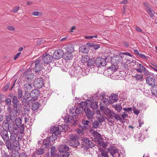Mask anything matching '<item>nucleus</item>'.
<instances>
[{
  "label": "nucleus",
  "mask_w": 157,
  "mask_h": 157,
  "mask_svg": "<svg viewBox=\"0 0 157 157\" xmlns=\"http://www.w3.org/2000/svg\"><path fill=\"white\" fill-rule=\"evenodd\" d=\"M100 109L107 116V117H113L114 119L117 121H122V118L119 114L114 113L113 111H112L109 108L101 105Z\"/></svg>",
  "instance_id": "nucleus-1"
},
{
  "label": "nucleus",
  "mask_w": 157,
  "mask_h": 157,
  "mask_svg": "<svg viewBox=\"0 0 157 157\" xmlns=\"http://www.w3.org/2000/svg\"><path fill=\"white\" fill-rule=\"evenodd\" d=\"M58 150L60 153V157H68L70 153L68 151L69 150L68 146L66 144L60 145L58 147Z\"/></svg>",
  "instance_id": "nucleus-2"
},
{
  "label": "nucleus",
  "mask_w": 157,
  "mask_h": 157,
  "mask_svg": "<svg viewBox=\"0 0 157 157\" xmlns=\"http://www.w3.org/2000/svg\"><path fill=\"white\" fill-rule=\"evenodd\" d=\"M82 141L83 144L81 147L85 150L87 149L89 147H92L95 146V142L93 140H91L90 138L86 137L82 139Z\"/></svg>",
  "instance_id": "nucleus-3"
},
{
  "label": "nucleus",
  "mask_w": 157,
  "mask_h": 157,
  "mask_svg": "<svg viewBox=\"0 0 157 157\" xmlns=\"http://www.w3.org/2000/svg\"><path fill=\"white\" fill-rule=\"evenodd\" d=\"M41 58H39L35 61H34L35 66L34 67L33 71L36 75H42V73L41 70L42 68V62H41L40 59Z\"/></svg>",
  "instance_id": "nucleus-4"
},
{
  "label": "nucleus",
  "mask_w": 157,
  "mask_h": 157,
  "mask_svg": "<svg viewBox=\"0 0 157 157\" xmlns=\"http://www.w3.org/2000/svg\"><path fill=\"white\" fill-rule=\"evenodd\" d=\"M82 69L78 66L72 67L69 70V73L71 77H78L82 73Z\"/></svg>",
  "instance_id": "nucleus-5"
},
{
  "label": "nucleus",
  "mask_w": 157,
  "mask_h": 157,
  "mask_svg": "<svg viewBox=\"0 0 157 157\" xmlns=\"http://www.w3.org/2000/svg\"><path fill=\"white\" fill-rule=\"evenodd\" d=\"M68 126L64 125L63 127L60 126H53L51 127L50 128V132L53 133L56 136L60 134L61 132V128L62 131L63 130L64 132H65L67 129Z\"/></svg>",
  "instance_id": "nucleus-6"
},
{
  "label": "nucleus",
  "mask_w": 157,
  "mask_h": 157,
  "mask_svg": "<svg viewBox=\"0 0 157 157\" xmlns=\"http://www.w3.org/2000/svg\"><path fill=\"white\" fill-rule=\"evenodd\" d=\"M22 138L18 134L12 133L10 136V141L12 143L16 144L17 147L20 146L19 141L22 140Z\"/></svg>",
  "instance_id": "nucleus-7"
},
{
  "label": "nucleus",
  "mask_w": 157,
  "mask_h": 157,
  "mask_svg": "<svg viewBox=\"0 0 157 157\" xmlns=\"http://www.w3.org/2000/svg\"><path fill=\"white\" fill-rule=\"evenodd\" d=\"M25 78L27 82H30L35 77L34 74L32 72V70L30 68L28 69L24 73Z\"/></svg>",
  "instance_id": "nucleus-8"
},
{
  "label": "nucleus",
  "mask_w": 157,
  "mask_h": 157,
  "mask_svg": "<svg viewBox=\"0 0 157 157\" xmlns=\"http://www.w3.org/2000/svg\"><path fill=\"white\" fill-rule=\"evenodd\" d=\"M39 58H41L40 59L41 62H44V63L48 64L51 63L53 58L52 56L45 53L43 54L42 56H40Z\"/></svg>",
  "instance_id": "nucleus-9"
},
{
  "label": "nucleus",
  "mask_w": 157,
  "mask_h": 157,
  "mask_svg": "<svg viewBox=\"0 0 157 157\" xmlns=\"http://www.w3.org/2000/svg\"><path fill=\"white\" fill-rule=\"evenodd\" d=\"M108 151L110 153L113 157H119L121 155L118 150L112 146H110L108 148Z\"/></svg>",
  "instance_id": "nucleus-10"
},
{
  "label": "nucleus",
  "mask_w": 157,
  "mask_h": 157,
  "mask_svg": "<svg viewBox=\"0 0 157 157\" xmlns=\"http://www.w3.org/2000/svg\"><path fill=\"white\" fill-rule=\"evenodd\" d=\"M5 144L6 147L9 150L12 151L13 150H18L20 148V146L16 147V144L13 143H11L9 140L6 142Z\"/></svg>",
  "instance_id": "nucleus-11"
},
{
  "label": "nucleus",
  "mask_w": 157,
  "mask_h": 157,
  "mask_svg": "<svg viewBox=\"0 0 157 157\" xmlns=\"http://www.w3.org/2000/svg\"><path fill=\"white\" fill-rule=\"evenodd\" d=\"M15 120L17 126L20 129V132L21 134H23L24 131V125L22 124L21 118L18 117Z\"/></svg>",
  "instance_id": "nucleus-12"
},
{
  "label": "nucleus",
  "mask_w": 157,
  "mask_h": 157,
  "mask_svg": "<svg viewBox=\"0 0 157 157\" xmlns=\"http://www.w3.org/2000/svg\"><path fill=\"white\" fill-rule=\"evenodd\" d=\"M84 111L85 113L86 116L89 119H92L94 117V111L91 110L90 109L85 107L84 109Z\"/></svg>",
  "instance_id": "nucleus-13"
},
{
  "label": "nucleus",
  "mask_w": 157,
  "mask_h": 157,
  "mask_svg": "<svg viewBox=\"0 0 157 157\" xmlns=\"http://www.w3.org/2000/svg\"><path fill=\"white\" fill-rule=\"evenodd\" d=\"M40 93L39 91L37 90L34 89L30 93V96L32 99H31L29 101H31L33 100L34 101L36 100L37 99Z\"/></svg>",
  "instance_id": "nucleus-14"
},
{
  "label": "nucleus",
  "mask_w": 157,
  "mask_h": 157,
  "mask_svg": "<svg viewBox=\"0 0 157 157\" xmlns=\"http://www.w3.org/2000/svg\"><path fill=\"white\" fill-rule=\"evenodd\" d=\"M53 135H52L43 141V144L45 146L44 147H48L52 145V143L53 142V141L55 140L53 138Z\"/></svg>",
  "instance_id": "nucleus-15"
},
{
  "label": "nucleus",
  "mask_w": 157,
  "mask_h": 157,
  "mask_svg": "<svg viewBox=\"0 0 157 157\" xmlns=\"http://www.w3.org/2000/svg\"><path fill=\"white\" fill-rule=\"evenodd\" d=\"M95 62L96 65L98 67L104 66L106 64V62L105 59L104 58L101 57L98 58Z\"/></svg>",
  "instance_id": "nucleus-16"
},
{
  "label": "nucleus",
  "mask_w": 157,
  "mask_h": 157,
  "mask_svg": "<svg viewBox=\"0 0 157 157\" xmlns=\"http://www.w3.org/2000/svg\"><path fill=\"white\" fill-rule=\"evenodd\" d=\"M146 82L147 84L151 86H153L155 84V79L152 76H149L146 78Z\"/></svg>",
  "instance_id": "nucleus-17"
},
{
  "label": "nucleus",
  "mask_w": 157,
  "mask_h": 157,
  "mask_svg": "<svg viewBox=\"0 0 157 157\" xmlns=\"http://www.w3.org/2000/svg\"><path fill=\"white\" fill-rule=\"evenodd\" d=\"M19 101L17 99V97L16 96H14L13 97L12 102L13 103V106L14 108H18V110H20L21 109V105L17 104Z\"/></svg>",
  "instance_id": "nucleus-18"
},
{
  "label": "nucleus",
  "mask_w": 157,
  "mask_h": 157,
  "mask_svg": "<svg viewBox=\"0 0 157 157\" xmlns=\"http://www.w3.org/2000/svg\"><path fill=\"white\" fill-rule=\"evenodd\" d=\"M63 51L61 50H56L53 53V57L56 59H59L63 57Z\"/></svg>",
  "instance_id": "nucleus-19"
},
{
  "label": "nucleus",
  "mask_w": 157,
  "mask_h": 157,
  "mask_svg": "<svg viewBox=\"0 0 157 157\" xmlns=\"http://www.w3.org/2000/svg\"><path fill=\"white\" fill-rule=\"evenodd\" d=\"M96 118L101 123L104 121L106 118L103 113H101L100 111L97 112Z\"/></svg>",
  "instance_id": "nucleus-20"
},
{
  "label": "nucleus",
  "mask_w": 157,
  "mask_h": 157,
  "mask_svg": "<svg viewBox=\"0 0 157 157\" xmlns=\"http://www.w3.org/2000/svg\"><path fill=\"white\" fill-rule=\"evenodd\" d=\"M1 135L2 138L6 142L9 140L8 132L5 129H2L1 131Z\"/></svg>",
  "instance_id": "nucleus-21"
},
{
  "label": "nucleus",
  "mask_w": 157,
  "mask_h": 157,
  "mask_svg": "<svg viewBox=\"0 0 157 157\" xmlns=\"http://www.w3.org/2000/svg\"><path fill=\"white\" fill-rule=\"evenodd\" d=\"M83 108L82 106H81V104L77 106L75 110L76 114L75 115V117L76 118H77L79 115H80V116H81V115H82V112L83 110Z\"/></svg>",
  "instance_id": "nucleus-22"
},
{
  "label": "nucleus",
  "mask_w": 157,
  "mask_h": 157,
  "mask_svg": "<svg viewBox=\"0 0 157 157\" xmlns=\"http://www.w3.org/2000/svg\"><path fill=\"white\" fill-rule=\"evenodd\" d=\"M34 86L37 88H41L43 85V81L41 78H37L35 82Z\"/></svg>",
  "instance_id": "nucleus-23"
},
{
  "label": "nucleus",
  "mask_w": 157,
  "mask_h": 157,
  "mask_svg": "<svg viewBox=\"0 0 157 157\" xmlns=\"http://www.w3.org/2000/svg\"><path fill=\"white\" fill-rule=\"evenodd\" d=\"M10 110V115L11 116V117L15 120L17 116V111L14 109H11L10 107H9L8 108V111H9Z\"/></svg>",
  "instance_id": "nucleus-24"
},
{
  "label": "nucleus",
  "mask_w": 157,
  "mask_h": 157,
  "mask_svg": "<svg viewBox=\"0 0 157 157\" xmlns=\"http://www.w3.org/2000/svg\"><path fill=\"white\" fill-rule=\"evenodd\" d=\"M65 121L67 123H72L74 122V124L76 123L74 119V117L73 115L71 116H66L65 117Z\"/></svg>",
  "instance_id": "nucleus-25"
},
{
  "label": "nucleus",
  "mask_w": 157,
  "mask_h": 157,
  "mask_svg": "<svg viewBox=\"0 0 157 157\" xmlns=\"http://www.w3.org/2000/svg\"><path fill=\"white\" fill-rule=\"evenodd\" d=\"M17 128L15 126V125L13 124H10L8 129L9 131L11 134L12 133H17L16 131L17 130Z\"/></svg>",
  "instance_id": "nucleus-26"
},
{
  "label": "nucleus",
  "mask_w": 157,
  "mask_h": 157,
  "mask_svg": "<svg viewBox=\"0 0 157 157\" xmlns=\"http://www.w3.org/2000/svg\"><path fill=\"white\" fill-rule=\"evenodd\" d=\"M79 140H74L72 141H69V144L71 147H77L79 145L80 143L78 141Z\"/></svg>",
  "instance_id": "nucleus-27"
},
{
  "label": "nucleus",
  "mask_w": 157,
  "mask_h": 157,
  "mask_svg": "<svg viewBox=\"0 0 157 157\" xmlns=\"http://www.w3.org/2000/svg\"><path fill=\"white\" fill-rule=\"evenodd\" d=\"M32 83H26L24 85V89L25 91L28 92L32 89Z\"/></svg>",
  "instance_id": "nucleus-28"
},
{
  "label": "nucleus",
  "mask_w": 157,
  "mask_h": 157,
  "mask_svg": "<svg viewBox=\"0 0 157 157\" xmlns=\"http://www.w3.org/2000/svg\"><path fill=\"white\" fill-rule=\"evenodd\" d=\"M118 95L114 94H112L110 98V102L113 103L116 101L118 100Z\"/></svg>",
  "instance_id": "nucleus-29"
},
{
  "label": "nucleus",
  "mask_w": 157,
  "mask_h": 157,
  "mask_svg": "<svg viewBox=\"0 0 157 157\" xmlns=\"http://www.w3.org/2000/svg\"><path fill=\"white\" fill-rule=\"evenodd\" d=\"M93 127L94 128H98L100 127L101 125V122H99L98 120L94 121L92 123Z\"/></svg>",
  "instance_id": "nucleus-30"
},
{
  "label": "nucleus",
  "mask_w": 157,
  "mask_h": 157,
  "mask_svg": "<svg viewBox=\"0 0 157 157\" xmlns=\"http://www.w3.org/2000/svg\"><path fill=\"white\" fill-rule=\"evenodd\" d=\"M69 138L70 139L69 141H72L79 140V136L76 135L75 134H70L69 136Z\"/></svg>",
  "instance_id": "nucleus-31"
},
{
  "label": "nucleus",
  "mask_w": 157,
  "mask_h": 157,
  "mask_svg": "<svg viewBox=\"0 0 157 157\" xmlns=\"http://www.w3.org/2000/svg\"><path fill=\"white\" fill-rule=\"evenodd\" d=\"M79 50L81 52L83 53H87L89 51L88 48L85 45H83L80 47Z\"/></svg>",
  "instance_id": "nucleus-32"
},
{
  "label": "nucleus",
  "mask_w": 157,
  "mask_h": 157,
  "mask_svg": "<svg viewBox=\"0 0 157 157\" xmlns=\"http://www.w3.org/2000/svg\"><path fill=\"white\" fill-rule=\"evenodd\" d=\"M72 57V54L71 53H66L63 56V57L66 60H70Z\"/></svg>",
  "instance_id": "nucleus-33"
},
{
  "label": "nucleus",
  "mask_w": 157,
  "mask_h": 157,
  "mask_svg": "<svg viewBox=\"0 0 157 157\" xmlns=\"http://www.w3.org/2000/svg\"><path fill=\"white\" fill-rule=\"evenodd\" d=\"M39 104L38 102H36L32 104V109L33 110L35 111L37 110L39 106Z\"/></svg>",
  "instance_id": "nucleus-34"
},
{
  "label": "nucleus",
  "mask_w": 157,
  "mask_h": 157,
  "mask_svg": "<svg viewBox=\"0 0 157 157\" xmlns=\"http://www.w3.org/2000/svg\"><path fill=\"white\" fill-rule=\"evenodd\" d=\"M146 10L147 13L149 15L150 17L151 18H152L155 13L154 11L153 10H152L148 7H147L146 8Z\"/></svg>",
  "instance_id": "nucleus-35"
},
{
  "label": "nucleus",
  "mask_w": 157,
  "mask_h": 157,
  "mask_svg": "<svg viewBox=\"0 0 157 157\" xmlns=\"http://www.w3.org/2000/svg\"><path fill=\"white\" fill-rule=\"evenodd\" d=\"M139 68H136L135 70L139 73L142 72V71H144L146 70V68L142 64H139Z\"/></svg>",
  "instance_id": "nucleus-36"
},
{
  "label": "nucleus",
  "mask_w": 157,
  "mask_h": 157,
  "mask_svg": "<svg viewBox=\"0 0 157 157\" xmlns=\"http://www.w3.org/2000/svg\"><path fill=\"white\" fill-rule=\"evenodd\" d=\"M97 143L101 147L102 146L103 149H107L106 148H105L106 145L104 144V142L103 141V140L102 138H101L100 140L98 139V140L97 141Z\"/></svg>",
  "instance_id": "nucleus-37"
},
{
  "label": "nucleus",
  "mask_w": 157,
  "mask_h": 157,
  "mask_svg": "<svg viewBox=\"0 0 157 157\" xmlns=\"http://www.w3.org/2000/svg\"><path fill=\"white\" fill-rule=\"evenodd\" d=\"M3 128V129L8 130L9 129V127L10 126V125L8 124V122L5 121H4L3 122L2 125V126Z\"/></svg>",
  "instance_id": "nucleus-38"
},
{
  "label": "nucleus",
  "mask_w": 157,
  "mask_h": 157,
  "mask_svg": "<svg viewBox=\"0 0 157 157\" xmlns=\"http://www.w3.org/2000/svg\"><path fill=\"white\" fill-rule=\"evenodd\" d=\"M55 148L54 147H52L51 149V157H57V155L55 150Z\"/></svg>",
  "instance_id": "nucleus-39"
},
{
  "label": "nucleus",
  "mask_w": 157,
  "mask_h": 157,
  "mask_svg": "<svg viewBox=\"0 0 157 157\" xmlns=\"http://www.w3.org/2000/svg\"><path fill=\"white\" fill-rule=\"evenodd\" d=\"M95 61L93 59H90L87 62V66L89 67L94 66L95 63Z\"/></svg>",
  "instance_id": "nucleus-40"
},
{
  "label": "nucleus",
  "mask_w": 157,
  "mask_h": 157,
  "mask_svg": "<svg viewBox=\"0 0 157 157\" xmlns=\"http://www.w3.org/2000/svg\"><path fill=\"white\" fill-rule=\"evenodd\" d=\"M21 100L23 105L25 107L28 106L29 105V103L27 99H26L25 98H22L21 99Z\"/></svg>",
  "instance_id": "nucleus-41"
},
{
  "label": "nucleus",
  "mask_w": 157,
  "mask_h": 157,
  "mask_svg": "<svg viewBox=\"0 0 157 157\" xmlns=\"http://www.w3.org/2000/svg\"><path fill=\"white\" fill-rule=\"evenodd\" d=\"M134 77L136 81H142L144 79L143 77L141 75L139 74H136Z\"/></svg>",
  "instance_id": "nucleus-42"
},
{
  "label": "nucleus",
  "mask_w": 157,
  "mask_h": 157,
  "mask_svg": "<svg viewBox=\"0 0 157 157\" xmlns=\"http://www.w3.org/2000/svg\"><path fill=\"white\" fill-rule=\"evenodd\" d=\"M90 59V58L88 56H83L82 59V62L83 63H87Z\"/></svg>",
  "instance_id": "nucleus-43"
},
{
  "label": "nucleus",
  "mask_w": 157,
  "mask_h": 157,
  "mask_svg": "<svg viewBox=\"0 0 157 157\" xmlns=\"http://www.w3.org/2000/svg\"><path fill=\"white\" fill-rule=\"evenodd\" d=\"M6 119V121L7 122H9L10 121H12L13 122L15 121V120L11 117V116L10 115H7L5 116Z\"/></svg>",
  "instance_id": "nucleus-44"
},
{
  "label": "nucleus",
  "mask_w": 157,
  "mask_h": 157,
  "mask_svg": "<svg viewBox=\"0 0 157 157\" xmlns=\"http://www.w3.org/2000/svg\"><path fill=\"white\" fill-rule=\"evenodd\" d=\"M91 107L93 109H96L98 108V103L96 102H93L90 105Z\"/></svg>",
  "instance_id": "nucleus-45"
},
{
  "label": "nucleus",
  "mask_w": 157,
  "mask_h": 157,
  "mask_svg": "<svg viewBox=\"0 0 157 157\" xmlns=\"http://www.w3.org/2000/svg\"><path fill=\"white\" fill-rule=\"evenodd\" d=\"M36 153L38 155H41L44 153V150L43 148H38L36 149Z\"/></svg>",
  "instance_id": "nucleus-46"
},
{
  "label": "nucleus",
  "mask_w": 157,
  "mask_h": 157,
  "mask_svg": "<svg viewBox=\"0 0 157 157\" xmlns=\"http://www.w3.org/2000/svg\"><path fill=\"white\" fill-rule=\"evenodd\" d=\"M66 49L67 52L66 53H72V52H73L74 50V48L71 47L70 48L69 47H67L66 48Z\"/></svg>",
  "instance_id": "nucleus-47"
},
{
  "label": "nucleus",
  "mask_w": 157,
  "mask_h": 157,
  "mask_svg": "<svg viewBox=\"0 0 157 157\" xmlns=\"http://www.w3.org/2000/svg\"><path fill=\"white\" fill-rule=\"evenodd\" d=\"M18 98H21L23 95V92L21 89L19 88L18 89Z\"/></svg>",
  "instance_id": "nucleus-48"
},
{
  "label": "nucleus",
  "mask_w": 157,
  "mask_h": 157,
  "mask_svg": "<svg viewBox=\"0 0 157 157\" xmlns=\"http://www.w3.org/2000/svg\"><path fill=\"white\" fill-rule=\"evenodd\" d=\"M114 107L116 110L119 112L121 111L122 109V106L119 104H116Z\"/></svg>",
  "instance_id": "nucleus-49"
},
{
  "label": "nucleus",
  "mask_w": 157,
  "mask_h": 157,
  "mask_svg": "<svg viewBox=\"0 0 157 157\" xmlns=\"http://www.w3.org/2000/svg\"><path fill=\"white\" fill-rule=\"evenodd\" d=\"M98 157H109L108 155V152L103 151L101 153V154L98 155Z\"/></svg>",
  "instance_id": "nucleus-50"
},
{
  "label": "nucleus",
  "mask_w": 157,
  "mask_h": 157,
  "mask_svg": "<svg viewBox=\"0 0 157 157\" xmlns=\"http://www.w3.org/2000/svg\"><path fill=\"white\" fill-rule=\"evenodd\" d=\"M138 56L140 58L144 59L145 60H147L149 58V57L148 56H146L140 53L138 54Z\"/></svg>",
  "instance_id": "nucleus-51"
},
{
  "label": "nucleus",
  "mask_w": 157,
  "mask_h": 157,
  "mask_svg": "<svg viewBox=\"0 0 157 157\" xmlns=\"http://www.w3.org/2000/svg\"><path fill=\"white\" fill-rule=\"evenodd\" d=\"M90 122L89 121L85 120V119L83 120L82 121V124L84 125H89Z\"/></svg>",
  "instance_id": "nucleus-52"
},
{
  "label": "nucleus",
  "mask_w": 157,
  "mask_h": 157,
  "mask_svg": "<svg viewBox=\"0 0 157 157\" xmlns=\"http://www.w3.org/2000/svg\"><path fill=\"white\" fill-rule=\"evenodd\" d=\"M151 92L153 94L155 95H157V86L152 88Z\"/></svg>",
  "instance_id": "nucleus-53"
},
{
  "label": "nucleus",
  "mask_w": 157,
  "mask_h": 157,
  "mask_svg": "<svg viewBox=\"0 0 157 157\" xmlns=\"http://www.w3.org/2000/svg\"><path fill=\"white\" fill-rule=\"evenodd\" d=\"M114 119L113 117H108L107 120L108 122L113 124L114 122Z\"/></svg>",
  "instance_id": "nucleus-54"
},
{
  "label": "nucleus",
  "mask_w": 157,
  "mask_h": 157,
  "mask_svg": "<svg viewBox=\"0 0 157 157\" xmlns=\"http://www.w3.org/2000/svg\"><path fill=\"white\" fill-rule=\"evenodd\" d=\"M5 103L6 105L10 106L11 105V100L9 98H6L5 100Z\"/></svg>",
  "instance_id": "nucleus-55"
},
{
  "label": "nucleus",
  "mask_w": 157,
  "mask_h": 157,
  "mask_svg": "<svg viewBox=\"0 0 157 157\" xmlns=\"http://www.w3.org/2000/svg\"><path fill=\"white\" fill-rule=\"evenodd\" d=\"M33 14L35 16H40L42 15V13L40 12L35 11L33 12Z\"/></svg>",
  "instance_id": "nucleus-56"
},
{
  "label": "nucleus",
  "mask_w": 157,
  "mask_h": 157,
  "mask_svg": "<svg viewBox=\"0 0 157 157\" xmlns=\"http://www.w3.org/2000/svg\"><path fill=\"white\" fill-rule=\"evenodd\" d=\"M132 110L133 113L137 115L140 113V110H137L135 107H133Z\"/></svg>",
  "instance_id": "nucleus-57"
},
{
  "label": "nucleus",
  "mask_w": 157,
  "mask_h": 157,
  "mask_svg": "<svg viewBox=\"0 0 157 157\" xmlns=\"http://www.w3.org/2000/svg\"><path fill=\"white\" fill-rule=\"evenodd\" d=\"M109 68L111 69V70L113 71H116L117 69V68L114 65H112L111 67H109Z\"/></svg>",
  "instance_id": "nucleus-58"
},
{
  "label": "nucleus",
  "mask_w": 157,
  "mask_h": 157,
  "mask_svg": "<svg viewBox=\"0 0 157 157\" xmlns=\"http://www.w3.org/2000/svg\"><path fill=\"white\" fill-rule=\"evenodd\" d=\"M105 93L102 92L100 94V96L99 97V98L101 100H102L104 99V97L105 96Z\"/></svg>",
  "instance_id": "nucleus-59"
},
{
  "label": "nucleus",
  "mask_w": 157,
  "mask_h": 157,
  "mask_svg": "<svg viewBox=\"0 0 157 157\" xmlns=\"http://www.w3.org/2000/svg\"><path fill=\"white\" fill-rule=\"evenodd\" d=\"M120 55H121V56L123 55H126L130 56H132L130 53L128 52H120L119 53Z\"/></svg>",
  "instance_id": "nucleus-60"
},
{
  "label": "nucleus",
  "mask_w": 157,
  "mask_h": 157,
  "mask_svg": "<svg viewBox=\"0 0 157 157\" xmlns=\"http://www.w3.org/2000/svg\"><path fill=\"white\" fill-rule=\"evenodd\" d=\"M98 37L97 35L91 36H86L85 37V38L88 39H90L93 38H97Z\"/></svg>",
  "instance_id": "nucleus-61"
},
{
  "label": "nucleus",
  "mask_w": 157,
  "mask_h": 157,
  "mask_svg": "<svg viewBox=\"0 0 157 157\" xmlns=\"http://www.w3.org/2000/svg\"><path fill=\"white\" fill-rule=\"evenodd\" d=\"M19 7H15L13 8L12 12L14 13H16L19 10Z\"/></svg>",
  "instance_id": "nucleus-62"
},
{
  "label": "nucleus",
  "mask_w": 157,
  "mask_h": 157,
  "mask_svg": "<svg viewBox=\"0 0 157 157\" xmlns=\"http://www.w3.org/2000/svg\"><path fill=\"white\" fill-rule=\"evenodd\" d=\"M123 109L127 112H132V108L131 107L126 108H123Z\"/></svg>",
  "instance_id": "nucleus-63"
},
{
  "label": "nucleus",
  "mask_w": 157,
  "mask_h": 157,
  "mask_svg": "<svg viewBox=\"0 0 157 157\" xmlns=\"http://www.w3.org/2000/svg\"><path fill=\"white\" fill-rule=\"evenodd\" d=\"M10 85V84L9 83H7L6 85V86H5L4 88V90L5 91H6L8 89V88H9V86Z\"/></svg>",
  "instance_id": "nucleus-64"
}]
</instances>
